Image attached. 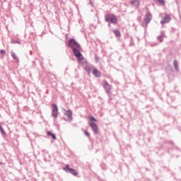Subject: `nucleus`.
<instances>
[{
	"label": "nucleus",
	"instance_id": "nucleus-12",
	"mask_svg": "<svg viewBox=\"0 0 181 181\" xmlns=\"http://www.w3.org/2000/svg\"><path fill=\"white\" fill-rule=\"evenodd\" d=\"M104 87L107 90V93H109L110 90H111V86L106 81L105 82Z\"/></svg>",
	"mask_w": 181,
	"mask_h": 181
},
{
	"label": "nucleus",
	"instance_id": "nucleus-5",
	"mask_svg": "<svg viewBox=\"0 0 181 181\" xmlns=\"http://www.w3.org/2000/svg\"><path fill=\"white\" fill-rule=\"evenodd\" d=\"M64 170L69 172V173H71V175H74V176H77V172H76L74 169L70 168L69 165H66Z\"/></svg>",
	"mask_w": 181,
	"mask_h": 181
},
{
	"label": "nucleus",
	"instance_id": "nucleus-16",
	"mask_svg": "<svg viewBox=\"0 0 181 181\" xmlns=\"http://www.w3.org/2000/svg\"><path fill=\"white\" fill-rule=\"evenodd\" d=\"M163 37H165V35H161L158 37V40L159 42H162V39H163Z\"/></svg>",
	"mask_w": 181,
	"mask_h": 181
},
{
	"label": "nucleus",
	"instance_id": "nucleus-3",
	"mask_svg": "<svg viewBox=\"0 0 181 181\" xmlns=\"http://www.w3.org/2000/svg\"><path fill=\"white\" fill-rule=\"evenodd\" d=\"M69 45L70 47H72L73 50H74V49H78V50H80V49H81L80 45H78V43H77L74 39L69 40Z\"/></svg>",
	"mask_w": 181,
	"mask_h": 181
},
{
	"label": "nucleus",
	"instance_id": "nucleus-18",
	"mask_svg": "<svg viewBox=\"0 0 181 181\" xmlns=\"http://www.w3.org/2000/svg\"><path fill=\"white\" fill-rule=\"evenodd\" d=\"M174 66L175 69H177V61H174Z\"/></svg>",
	"mask_w": 181,
	"mask_h": 181
},
{
	"label": "nucleus",
	"instance_id": "nucleus-14",
	"mask_svg": "<svg viewBox=\"0 0 181 181\" xmlns=\"http://www.w3.org/2000/svg\"><path fill=\"white\" fill-rule=\"evenodd\" d=\"M114 33L117 37H121V33L118 30H115Z\"/></svg>",
	"mask_w": 181,
	"mask_h": 181
},
{
	"label": "nucleus",
	"instance_id": "nucleus-20",
	"mask_svg": "<svg viewBox=\"0 0 181 181\" xmlns=\"http://www.w3.org/2000/svg\"><path fill=\"white\" fill-rule=\"evenodd\" d=\"M1 54H5V53H6V52H5V50H1Z\"/></svg>",
	"mask_w": 181,
	"mask_h": 181
},
{
	"label": "nucleus",
	"instance_id": "nucleus-4",
	"mask_svg": "<svg viewBox=\"0 0 181 181\" xmlns=\"http://www.w3.org/2000/svg\"><path fill=\"white\" fill-rule=\"evenodd\" d=\"M79 50L80 49H73V52L77 60H78L79 62H81V60H84V57H83V55L81 54Z\"/></svg>",
	"mask_w": 181,
	"mask_h": 181
},
{
	"label": "nucleus",
	"instance_id": "nucleus-7",
	"mask_svg": "<svg viewBox=\"0 0 181 181\" xmlns=\"http://www.w3.org/2000/svg\"><path fill=\"white\" fill-rule=\"evenodd\" d=\"M64 115H66V117H67L66 121H71V117L73 115V113L71 112V111H70V110L65 111Z\"/></svg>",
	"mask_w": 181,
	"mask_h": 181
},
{
	"label": "nucleus",
	"instance_id": "nucleus-15",
	"mask_svg": "<svg viewBox=\"0 0 181 181\" xmlns=\"http://www.w3.org/2000/svg\"><path fill=\"white\" fill-rule=\"evenodd\" d=\"M156 2H158L161 5H165V1L164 0H154Z\"/></svg>",
	"mask_w": 181,
	"mask_h": 181
},
{
	"label": "nucleus",
	"instance_id": "nucleus-17",
	"mask_svg": "<svg viewBox=\"0 0 181 181\" xmlns=\"http://www.w3.org/2000/svg\"><path fill=\"white\" fill-rule=\"evenodd\" d=\"M11 56H12L13 59H16V54L15 53H11Z\"/></svg>",
	"mask_w": 181,
	"mask_h": 181
},
{
	"label": "nucleus",
	"instance_id": "nucleus-1",
	"mask_svg": "<svg viewBox=\"0 0 181 181\" xmlns=\"http://www.w3.org/2000/svg\"><path fill=\"white\" fill-rule=\"evenodd\" d=\"M89 119V125L91 127L93 131L95 134H98V126H97L95 122H97V119L94 117L90 116L88 117Z\"/></svg>",
	"mask_w": 181,
	"mask_h": 181
},
{
	"label": "nucleus",
	"instance_id": "nucleus-8",
	"mask_svg": "<svg viewBox=\"0 0 181 181\" xmlns=\"http://www.w3.org/2000/svg\"><path fill=\"white\" fill-rule=\"evenodd\" d=\"M152 19V14L151 13H147L146 14V17H145V22L146 23H149V22H151V20Z\"/></svg>",
	"mask_w": 181,
	"mask_h": 181
},
{
	"label": "nucleus",
	"instance_id": "nucleus-19",
	"mask_svg": "<svg viewBox=\"0 0 181 181\" xmlns=\"http://www.w3.org/2000/svg\"><path fill=\"white\" fill-rule=\"evenodd\" d=\"M84 134H85V135H86V136H90V133H88V132L85 131Z\"/></svg>",
	"mask_w": 181,
	"mask_h": 181
},
{
	"label": "nucleus",
	"instance_id": "nucleus-6",
	"mask_svg": "<svg viewBox=\"0 0 181 181\" xmlns=\"http://www.w3.org/2000/svg\"><path fill=\"white\" fill-rule=\"evenodd\" d=\"M52 107H53V109H52V115L54 118H57V114H58L57 105H56V104H52Z\"/></svg>",
	"mask_w": 181,
	"mask_h": 181
},
{
	"label": "nucleus",
	"instance_id": "nucleus-11",
	"mask_svg": "<svg viewBox=\"0 0 181 181\" xmlns=\"http://www.w3.org/2000/svg\"><path fill=\"white\" fill-rule=\"evenodd\" d=\"M131 4L132 5H133V6H135L136 8H138V6H139V1L138 0L132 1Z\"/></svg>",
	"mask_w": 181,
	"mask_h": 181
},
{
	"label": "nucleus",
	"instance_id": "nucleus-22",
	"mask_svg": "<svg viewBox=\"0 0 181 181\" xmlns=\"http://www.w3.org/2000/svg\"><path fill=\"white\" fill-rule=\"evenodd\" d=\"M86 70H88H88H90V66H86Z\"/></svg>",
	"mask_w": 181,
	"mask_h": 181
},
{
	"label": "nucleus",
	"instance_id": "nucleus-13",
	"mask_svg": "<svg viewBox=\"0 0 181 181\" xmlns=\"http://www.w3.org/2000/svg\"><path fill=\"white\" fill-rule=\"evenodd\" d=\"M47 135H48V136H52V139H54V141H56V135H54L53 133H52L51 132H47Z\"/></svg>",
	"mask_w": 181,
	"mask_h": 181
},
{
	"label": "nucleus",
	"instance_id": "nucleus-2",
	"mask_svg": "<svg viewBox=\"0 0 181 181\" xmlns=\"http://www.w3.org/2000/svg\"><path fill=\"white\" fill-rule=\"evenodd\" d=\"M105 19L106 22H110L111 23H117L118 18L113 14H107L105 16Z\"/></svg>",
	"mask_w": 181,
	"mask_h": 181
},
{
	"label": "nucleus",
	"instance_id": "nucleus-9",
	"mask_svg": "<svg viewBox=\"0 0 181 181\" xmlns=\"http://www.w3.org/2000/svg\"><path fill=\"white\" fill-rule=\"evenodd\" d=\"M93 74L95 77H101V73L97 70V69H94L93 70Z\"/></svg>",
	"mask_w": 181,
	"mask_h": 181
},
{
	"label": "nucleus",
	"instance_id": "nucleus-10",
	"mask_svg": "<svg viewBox=\"0 0 181 181\" xmlns=\"http://www.w3.org/2000/svg\"><path fill=\"white\" fill-rule=\"evenodd\" d=\"M170 21V16H169V15H167L164 18L163 21H161V23H168Z\"/></svg>",
	"mask_w": 181,
	"mask_h": 181
},
{
	"label": "nucleus",
	"instance_id": "nucleus-21",
	"mask_svg": "<svg viewBox=\"0 0 181 181\" xmlns=\"http://www.w3.org/2000/svg\"><path fill=\"white\" fill-rule=\"evenodd\" d=\"M0 130L4 134V129H2V127L0 126Z\"/></svg>",
	"mask_w": 181,
	"mask_h": 181
}]
</instances>
